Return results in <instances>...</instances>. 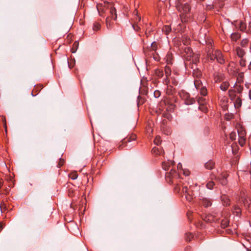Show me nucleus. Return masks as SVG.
Wrapping results in <instances>:
<instances>
[{
  "label": "nucleus",
  "instance_id": "1",
  "mask_svg": "<svg viewBox=\"0 0 251 251\" xmlns=\"http://www.w3.org/2000/svg\"><path fill=\"white\" fill-rule=\"evenodd\" d=\"M236 202L237 204L233 206V212L236 213V216H239L241 214V209L239 205L240 203H242L244 206L250 210L251 207V203L250 200L247 199L245 197H241V198H236Z\"/></svg>",
  "mask_w": 251,
  "mask_h": 251
},
{
  "label": "nucleus",
  "instance_id": "2",
  "mask_svg": "<svg viewBox=\"0 0 251 251\" xmlns=\"http://www.w3.org/2000/svg\"><path fill=\"white\" fill-rule=\"evenodd\" d=\"M229 96L230 98L232 100H234V99H235V101L233 102V104L234 105L235 108H239L242 104V100L239 97L235 98L234 96V90H229L228 91Z\"/></svg>",
  "mask_w": 251,
  "mask_h": 251
},
{
  "label": "nucleus",
  "instance_id": "3",
  "mask_svg": "<svg viewBox=\"0 0 251 251\" xmlns=\"http://www.w3.org/2000/svg\"><path fill=\"white\" fill-rule=\"evenodd\" d=\"M191 10V7L190 5L185 3L182 4L180 7L179 8V10L182 13L180 15L181 21H183V17L186 16V14H188Z\"/></svg>",
  "mask_w": 251,
  "mask_h": 251
},
{
  "label": "nucleus",
  "instance_id": "4",
  "mask_svg": "<svg viewBox=\"0 0 251 251\" xmlns=\"http://www.w3.org/2000/svg\"><path fill=\"white\" fill-rule=\"evenodd\" d=\"M179 177V175L176 172V170L171 169L169 173H167L166 175V179H170V182L172 183L174 182V180L177 179Z\"/></svg>",
  "mask_w": 251,
  "mask_h": 251
},
{
  "label": "nucleus",
  "instance_id": "5",
  "mask_svg": "<svg viewBox=\"0 0 251 251\" xmlns=\"http://www.w3.org/2000/svg\"><path fill=\"white\" fill-rule=\"evenodd\" d=\"M182 192L185 195L187 201H191L193 199V195L192 192L189 190L187 186H183L182 188Z\"/></svg>",
  "mask_w": 251,
  "mask_h": 251
},
{
  "label": "nucleus",
  "instance_id": "6",
  "mask_svg": "<svg viewBox=\"0 0 251 251\" xmlns=\"http://www.w3.org/2000/svg\"><path fill=\"white\" fill-rule=\"evenodd\" d=\"M108 7L110 9V15L108 17L111 18L113 20H116L117 19V13L115 8L113 6L112 3L109 4Z\"/></svg>",
  "mask_w": 251,
  "mask_h": 251
},
{
  "label": "nucleus",
  "instance_id": "7",
  "mask_svg": "<svg viewBox=\"0 0 251 251\" xmlns=\"http://www.w3.org/2000/svg\"><path fill=\"white\" fill-rule=\"evenodd\" d=\"M215 56L218 62L223 64L225 63V59L221 51L219 50H215Z\"/></svg>",
  "mask_w": 251,
  "mask_h": 251
},
{
  "label": "nucleus",
  "instance_id": "8",
  "mask_svg": "<svg viewBox=\"0 0 251 251\" xmlns=\"http://www.w3.org/2000/svg\"><path fill=\"white\" fill-rule=\"evenodd\" d=\"M224 75L220 72H215L214 74V80L216 82L222 81L224 79Z\"/></svg>",
  "mask_w": 251,
  "mask_h": 251
},
{
  "label": "nucleus",
  "instance_id": "9",
  "mask_svg": "<svg viewBox=\"0 0 251 251\" xmlns=\"http://www.w3.org/2000/svg\"><path fill=\"white\" fill-rule=\"evenodd\" d=\"M185 103L187 105H191L193 104L195 100L192 98H191L189 96V95L187 93H186L185 94Z\"/></svg>",
  "mask_w": 251,
  "mask_h": 251
},
{
  "label": "nucleus",
  "instance_id": "10",
  "mask_svg": "<svg viewBox=\"0 0 251 251\" xmlns=\"http://www.w3.org/2000/svg\"><path fill=\"white\" fill-rule=\"evenodd\" d=\"M221 200L224 206H228L230 205V201L227 196L225 195L222 196Z\"/></svg>",
  "mask_w": 251,
  "mask_h": 251
},
{
  "label": "nucleus",
  "instance_id": "11",
  "mask_svg": "<svg viewBox=\"0 0 251 251\" xmlns=\"http://www.w3.org/2000/svg\"><path fill=\"white\" fill-rule=\"evenodd\" d=\"M236 52L238 56L240 58L243 57L245 54V50L239 47L236 48Z\"/></svg>",
  "mask_w": 251,
  "mask_h": 251
},
{
  "label": "nucleus",
  "instance_id": "12",
  "mask_svg": "<svg viewBox=\"0 0 251 251\" xmlns=\"http://www.w3.org/2000/svg\"><path fill=\"white\" fill-rule=\"evenodd\" d=\"M244 135V132H241V133L238 132L239 143L241 146H243L245 143V139Z\"/></svg>",
  "mask_w": 251,
  "mask_h": 251
},
{
  "label": "nucleus",
  "instance_id": "13",
  "mask_svg": "<svg viewBox=\"0 0 251 251\" xmlns=\"http://www.w3.org/2000/svg\"><path fill=\"white\" fill-rule=\"evenodd\" d=\"M229 86V83L227 81H225L220 85V89L223 91H226L227 90Z\"/></svg>",
  "mask_w": 251,
  "mask_h": 251
},
{
  "label": "nucleus",
  "instance_id": "14",
  "mask_svg": "<svg viewBox=\"0 0 251 251\" xmlns=\"http://www.w3.org/2000/svg\"><path fill=\"white\" fill-rule=\"evenodd\" d=\"M202 203L206 207L211 206L212 204L211 201L207 198H203L202 199Z\"/></svg>",
  "mask_w": 251,
  "mask_h": 251
},
{
  "label": "nucleus",
  "instance_id": "15",
  "mask_svg": "<svg viewBox=\"0 0 251 251\" xmlns=\"http://www.w3.org/2000/svg\"><path fill=\"white\" fill-rule=\"evenodd\" d=\"M214 1L216 8H222L224 5V2L222 0H215Z\"/></svg>",
  "mask_w": 251,
  "mask_h": 251
},
{
  "label": "nucleus",
  "instance_id": "16",
  "mask_svg": "<svg viewBox=\"0 0 251 251\" xmlns=\"http://www.w3.org/2000/svg\"><path fill=\"white\" fill-rule=\"evenodd\" d=\"M231 39L232 41H236L237 40L240 38V34L238 32H235L231 34Z\"/></svg>",
  "mask_w": 251,
  "mask_h": 251
},
{
  "label": "nucleus",
  "instance_id": "17",
  "mask_svg": "<svg viewBox=\"0 0 251 251\" xmlns=\"http://www.w3.org/2000/svg\"><path fill=\"white\" fill-rule=\"evenodd\" d=\"M194 85L198 90L201 88V87H203L201 80L199 79H197L194 81Z\"/></svg>",
  "mask_w": 251,
  "mask_h": 251
},
{
  "label": "nucleus",
  "instance_id": "18",
  "mask_svg": "<svg viewBox=\"0 0 251 251\" xmlns=\"http://www.w3.org/2000/svg\"><path fill=\"white\" fill-rule=\"evenodd\" d=\"M136 139V136L135 134H132L130 136L127 137L123 143H127V142H131V141H135Z\"/></svg>",
  "mask_w": 251,
  "mask_h": 251
},
{
  "label": "nucleus",
  "instance_id": "19",
  "mask_svg": "<svg viewBox=\"0 0 251 251\" xmlns=\"http://www.w3.org/2000/svg\"><path fill=\"white\" fill-rule=\"evenodd\" d=\"M234 87L235 88V90H236L239 93H241L243 90V86L237 83L235 84Z\"/></svg>",
  "mask_w": 251,
  "mask_h": 251
},
{
  "label": "nucleus",
  "instance_id": "20",
  "mask_svg": "<svg viewBox=\"0 0 251 251\" xmlns=\"http://www.w3.org/2000/svg\"><path fill=\"white\" fill-rule=\"evenodd\" d=\"M214 166V163L213 161L210 160L206 162L205 164V167L206 169L211 170L213 168Z\"/></svg>",
  "mask_w": 251,
  "mask_h": 251
},
{
  "label": "nucleus",
  "instance_id": "21",
  "mask_svg": "<svg viewBox=\"0 0 251 251\" xmlns=\"http://www.w3.org/2000/svg\"><path fill=\"white\" fill-rule=\"evenodd\" d=\"M182 42L184 45L187 46L190 43V39L188 36H182Z\"/></svg>",
  "mask_w": 251,
  "mask_h": 251
},
{
  "label": "nucleus",
  "instance_id": "22",
  "mask_svg": "<svg viewBox=\"0 0 251 251\" xmlns=\"http://www.w3.org/2000/svg\"><path fill=\"white\" fill-rule=\"evenodd\" d=\"M152 152L153 153L158 155H161L163 152L161 149L157 147L153 148V149H152Z\"/></svg>",
  "mask_w": 251,
  "mask_h": 251
},
{
  "label": "nucleus",
  "instance_id": "23",
  "mask_svg": "<svg viewBox=\"0 0 251 251\" xmlns=\"http://www.w3.org/2000/svg\"><path fill=\"white\" fill-rule=\"evenodd\" d=\"M174 163V162L170 161L167 163L163 162L162 164V167L164 170H168L169 169V167L170 165H173Z\"/></svg>",
  "mask_w": 251,
  "mask_h": 251
},
{
  "label": "nucleus",
  "instance_id": "24",
  "mask_svg": "<svg viewBox=\"0 0 251 251\" xmlns=\"http://www.w3.org/2000/svg\"><path fill=\"white\" fill-rule=\"evenodd\" d=\"M219 181L222 185H226L227 183L226 177L225 176H221V178H219Z\"/></svg>",
  "mask_w": 251,
  "mask_h": 251
},
{
  "label": "nucleus",
  "instance_id": "25",
  "mask_svg": "<svg viewBox=\"0 0 251 251\" xmlns=\"http://www.w3.org/2000/svg\"><path fill=\"white\" fill-rule=\"evenodd\" d=\"M239 25L240 29L242 31H245L246 29V24L243 21H240L238 25Z\"/></svg>",
  "mask_w": 251,
  "mask_h": 251
},
{
  "label": "nucleus",
  "instance_id": "26",
  "mask_svg": "<svg viewBox=\"0 0 251 251\" xmlns=\"http://www.w3.org/2000/svg\"><path fill=\"white\" fill-rule=\"evenodd\" d=\"M198 90L200 91V93L201 96H205L207 95V89L205 86L201 87V88Z\"/></svg>",
  "mask_w": 251,
  "mask_h": 251
},
{
  "label": "nucleus",
  "instance_id": "27",
  "mask_svg": "<svg viewBox=\"0 0 251 251\" xmlns=\"http://www.w3.org/2000/svg\"><path fill=\"white\" fill-rule=\"evenodd\" d=\"M111 18L107 17L106 19V24L107 28L109 29L111 27V26L113 24V23L111 22Z\"/></svg>",
  "mask_w": 251,
  "mask_h": 251
},
{
  "label": "nucleus",
  "instance_id": "28",
  "mask_svg": "<svg viewBox=\"0 0 251 251\" xmlns=\"http://www.w3.org/2000/svg\"><path fill=\"white\" fill-rule=\"evenodd\" d=\"M165 73L166 76L169 77L171 74V70L170 67L166 66L165 67Z\"/></svg>",
  "mask_w": 251,
  "mask_h": 251
},
{
  "label": "nucleus",
  "instance_id": "29",
  "mask_svg": "<svg viewBox=\"0 0 251 251\" xmlns=\"http://www.w3.org/2000/svg\"><path fill=\"white\" fill-rule=\"evenodd\" d=\"M249 43V40L247 38L243 39L240 43V45L242 47H246Z\"/></svg>",
  "mask_w": 251,
  "mask_h": 251
},
{
  "label": "nucleus",
  "instance_id": "30",
  "mask_svg": "<svg viewBox=\"0 0 251 251\" xmlns=\"http://www.w3.org/2000/svg\"><path fill=\"white\" fill-rule=\"evenodd\" d=\"M215 185V183L212 181H209L206 184V187L207 189L211 190L213 188L214 186Z\"/></svg>",
  "mask_w": 251,
  "mask_h": 251
},
{
  "label": "nucleus",
  "instance_id": "31",
  "mask_svg": "<svg viewBox=\"0 0 251 251\" xmlns=\"http://www.w3.org/2000/svg\"><path fill=\"white\" fill-rule=\"evenodd\" d=\"M157 43L156 42H153L150 46L151 50L156 51L157 49Z\"/></svg>",
  "mask_w": 251,
  "mask_h": 251
},
{
  "label": "nucleus",
  "instance_id": "32",
  "mask_svg": "<svg viewBox=\"0 0 251 251\" xmlns=\"http://www.w3.org/2000/svg\"><path fill=\"white\" fill-rule=\"evenodd\" d=\"M7 210V207L6 204L4 203V202H2L0 203V210L1 213L4 212L5 211Z\"/></svg>",
  "mask_w": 251,
  "mask_h": 251
},
{
  "label": "nucleus",
  "instance_id": "33",
  "mask_svg": "<svg viewBox=\"0 0 251 251\" xmlns=\"http://www.w3.org/2000/svg\"><path fill=\"white\" fill-rule=\"evenodd\" d=\"M155 74L157 76L159 77H162L163 76V71L160 69H156L155 70Z\"/></svg>",
  "mask_w": 251,
  "mask_h": 251
},
{
  "label": "nucleus",
  "instance_id": "34",
  "mask_svg": "<svg viewBox=\"0 0 251 251\" xmlns=\"http://www.w3.org/2000/svg\"><path fill=\"white\" fill-rule=\"evenodd\" d=\"M215 8L214 1L211 4H207L206 5V10H210Z\"/></svg>",
  "mask_w": 251,
  "mask_h": 251
},
{
  "label": "nucleus",
  "instance_id": "35",
  "mask_svg": "<svg viewBox=\"0 0 251 251\" xmlns=\"http://www.w3.org/2000/svg\"><path fill=\"white\" fill-rule=\"evenodd\" d=\"M194 235L191 233H186L185 239L187 241H190L193 238Z\"/></svg>",
  "mask_w": 251,
  "mask_h": 251
},
{
  "label": "nucleus",
  "instance_id": "36",
  "mask_svg": "<svg viewBox=\"0 0 251 251\" xmlns=\"http://www.w3.org/2000/svg\"><path fill=\"white\" fill-rule=\"evenodd\" d=\"M161 142L160 136H157L154 140V143L156 145H159Z\"/></svg>",
  "mask_w": 251,
  "mask_h": 251
},
{
  "label": "nucleus",
  "instance_id": "37",
  "mask_svg": "<svg viewBox=\"0 0 251 251\" xmlns=\"http://www.w3.org/2000/svg\"><path fill=\"white\" fill-rule=\"evenodd\" d=\"M100 24H99V23H95L93 25V29L94 31H98V30L100 29Z\"/></svg>",
  "mask_w": 251,
  "mask_h": 251
},
{
  "label": "nucleus",
  "instance_id": "38",
  "mask_svg": "<svg viewBox=\"0 0 251 251\" xmlns=\"http://www.w3.org/2000/svg\"><path fill=\"white\" fill-rule=\"evenodd\" d=\"M243 76H244V74L243 73L239 74L238 76L237 77V80H238V83L243 82Z\"/></svg>",
  "mask_w": 251,
  "mask_h": 251
},
{
  "label": "nucleus",
  "instance_id": "39",
  "mask_svg": "<svg viewBox=\"0 0 251 251\" xmlns=\"http://www.w3.org/2000/svg\"><path fill=\"white\" fill-rule=\"evenodd\" d=\"M69 176L72 179L75 180L77 178L78 175L76 172H73L69 175Z\"/></svg>",
  "mask_w": 251,
  "mask_h": 251
},
{
  "label": "nucleus",
  "instance_id": "40",
  "mask_svg": "<svg viewBox=\"0 0 251 251\" xmlns=\"http://www.w3.org/2000/svg\"><path fill=\"white\" fill-rule=\"evenodd\" d=\"M236 133L235 132H232L230 134V138L232 141L235 140L236 138Z\"/></svg>",
  "mask_w": 251,
  "mask_h": 251
},
{
  "label": "nucleus",
  "instance_id": "41",
  "mask_svg": "<svg viewBox=\"0 0 251 251\" xmlns=\"http://www.w3.org/2000/svg\"><path fill=\"white\" fill-rule=\"evenodd\" d=\"M240 58H241L240 61V65L242 67H245L246 65L245 59L243 57H242Z\"/></svg>",
  "mask_w": 251,
  "mask_h": 251
},
{
  "label": "nucleus",
  "instance_id": "42",
  "mask_svg": "<svg viewBox=\"0 0 251 251\" xmlns=\"http://www.w3.org/2000/svg\"><path fill=\"white\" fill-rule=\"evenodd\" d=\"M198 102L201 105H203L206 102L205 101V99L201 98H199V99H198Z\"/></svg>",
  "mask_w": 251,
  "mask_h": 251
},
{
  "label": "nucleus",
  "instance_id": "43",
  "mask_svg": "<svg viewBox=\"0 0 251 251\" xmlns=\"http://www.w3.org/2000/svg\"><path fill=\"white\" fill-rule=\"evenodd\" d=\"M161 93L159 90H155L154 93L153 95L155 98H158L160 96Z\"/></svg>",
  "mask_w": 251,
  "mask_h": 251
},
{
  "label": "nucleus",
  "instance_id": "44",
  "mask_svg": "<svg viewBox=\"0 0 251 251\" xmlns=\"http://www.w3.org/2000/svg\"><path fill=\"white\" fill-rule=\"evenodd\" d=\"M228 223L226 221H222L221 223V226L222 228H225L227 226Z\"/></svg>",
  "mask_w": 251,
  "mask_h": 251
},
{
  "label": "nucleus",
  "instance_id": "45",
  "mask_svg": "<svg viewBox=\"0 0 251 251\" xmlns=\"http://www.w3.org/2000/svg\"><path fill=\"white\" fill-rule=\"evenodd\" d=\"M209 57L212 60H214V59H216V56H215V51L213 52L212 54H210Z\"/></svg>",
  "mask_w": 251,
  "mask_h": 251
},
{
  "label": "nucleus",
  "instance_id": "46",
  "mask_svg": "<svg viewBox=\"0 0 251 251\" xmlns=\"http://www.w3.org/2000/svg\"><path fill=\"white\" fill-rule=\"evenodd\" d=\"M163 30H165L166 34H167L171 31V29L169 26H166Z\"/></svg>",
  "mask_w": 251,
  "mask_h": 251
},
{
  "label": "nucleus",
  "instance_id": "47",
  "mask_svg": "<svg viewBox=\"0 0 251 251\" xmlns=\"http://www.w3.org/2000/svg\"><path fill=\"white\" fill-rule=\"evenodd\" d=\"M64 162V160L63 159H60V160L58 162L59 167H60L61 166H62L63 165Z\"/></svg>",
  "mask_w": 251,
  "mask_h": 251
},
{
  "label": "nucleus",
  "instance_id": "48",
  "mask_svg": "<svg viewBox=\"0 0 251 251\" xmlns=\"http://www.w3.org/2000/svg\"><path fill=\"white\" fill-rule=\"evenodd\" d=\"M132 27L134 28V29L135 30H138L140 28L139 26L138 25H133Z\"/></svg>",
  "mask_w": 251,
  "mask_h": 251
},
{
  "label": "nucleus",
  "instance_id": "49",
  "mask_svg": "<svg viewBox=\"0 0 251 251\" xmlns=\"http://www.w3.org/2000/svg\"><path fill=\"white\" fill-rule=\"evenodd\" d=\"M135 20L137 22H140L141 17L138 15L137 12H136V15L135 17Z\"/></svg>",
  "mask_w": 251,
  "mask_h": 251
},
{
  "label": "nucleus",
  "instance_id": "50",
  "mask_svg": "<svg viewBox=\"0 0 251 251\" xmlns=\"http://www.w3.org/2000/svg\"><path fill=\"white\" fill-rule=\"evenodd\" d=\"M170 82V80L168 78V77L166 76V78L164 79V83L166 84H168Z\"/></svg>",
  "mask_w": 251,
  "mask_h": 251
},
{
  "label": "nucleus",
  "instance_id": "51",
  "mask_svg": "<svg viewBox=\"0 0 251 251\" xmlns=\"http://www.w3.org/2000/svg\"><path fill=\"white\" fill-rule=\"evenodd\" d=\"M74 48H76V49L77 48L78 46V42L77 41H75L74 43Z\"/></svg>",
  "mask_w": 251,
  "mask_h": 251
},
{
  "label": "nucleus",
  "instance_id": "52",
  "mask_svg": "<svg viewBox=\"0 0 251 251\" xmlns=\"http://www.w3.org/2000/svg\"><path fill=\"white\" fill-rule=\"evenodd\" d=\"M193 61L195 62V63H197V62L199 61L198 55H197L196 57L195 58V60Z\"/></svg>",
  "mask_w": 251,
  "mask_h": 251
},
{
  "label": "nucleus",
  "instance_id": "53",
  "mask_svg": "<svg viewBox=\"0 0 251 251\" xmlns=\"http://www.w3.org/2000/svg\"><path fill=\"white\" fill-rule=\"evenodd\" d=\"M191 247L190 246H187L185 249V251H190L191 250Z\"/></svg>",
  "mask_w": 251,
  "mask_h": 251
},
{
  "label": "nucleus",
  "instance_id": "54",
  "mask_svg": "<svg viewBox=\"0 0 251 251\" xmlns=\"http://www.w3.org/2000/svg\"><path fill=\"white\" fill-rule=\"evenodd\" d=\"M175 189L176 191H177V192H179L180 190V188L179 186H178V185H177L175 187Z\"/></svg>",
  "mask_w": 251,
  "mask_h": 251
},
{
  "label": "nucleus",
  "instance_id": "55",
  "mask_svg": "<svg viewBox=\"0 0 251 251\" xmlns=\"http://www.w3.org/2000/svg\"><path fill=\"white\" fill-rule=\"evenodd\" d=\"M170 57V55H169V54H168V55H167V63H168V64L172 63H171V61H170V60H169V59H168V58H169V57Z\"/></svg>",
  "mask_w": 251,
  "mask_h": 251
},
{
  "label": "nucleus",
  "instance_id": "56",
  "mask_svg": "<svg viewBox=\"0 0 251 251\" xmlns=\"http://www.w3.org/2000/svg\"><path fill=\"white\" fill-rule=\"evenodd\" d=\"M4 226H3L2 224L1 223H0V231H1L3 228Z\"/></svg>",
  "mask_w": 251,
  "mask_h": 251
},
{
  "label": "nucleus",
  "instance_id": "57",
  "mask_svg": "<svg viewBox=\"0 0 251 251\" xmlns=\"http://www.w3.org/2000/svg\"><path fill=\"white\" fill-rule=\"evenodd\" d=\"M182 167V165L180 163H179L177 165V168H180Z\"/></svg>",
  "mask_w": 251,
  "mask_h": 251
},
{
  "label": "nucleus",
  "instance_id": "58",
  "mask_svg": "<svg viewBox=\"0 0 251 251\" xmlns=\"http://www.w3.org/2000/svg\"><path fill=\"white\" fill-rule=\"evenodd\" d=\"M223 101L224 102H226L227 101V99L226 98H223Z\"/></svg>",
  "mask_w": 251,
  "mask_h": 251
},
{
  "label": "nucleus",
  "instance_id": "59",
  "mask_svg": "<svg viewBox=\"0 0 251 251\" xmlns=\"http://www.w3.org/2000/svg\"><path fill=\"white\" fill-rule=\"evenodd\" d=\"M249 68L250 70H251V62H250V63L249 64Z\"/></svg>",
  "mask_w": 251,
  "mask_h": 251
},
{
  "label": "nucleus",
  "instance_id": "60",
  "mask_svg": "<svg viewBox=\"0 0 251 251\" xmlns=\"http://www.w3.org/2000/svg\"><path fill=\"white\" fill-rule=\"evenodd\" d=\"M187 50L188 51H190V49H189V48H188V47H186V48H185V50Z\"/></svg>",
  "mask_w": 251,
  "mask_h": 251
},
{
  "label": "nucleus",
  "instance_id": "61",
  "mask_svg": "<svg viewBox=\"0 0 251 251\" xmlns=\"http://www.w3.org/2000/svg\"><path fill=\"white\" fill-rule=\"evenodd\" d=\"M5 132H7V127H6V126L5 125Z\"/></svg>",
  "mask_w": 251,
  "mask_h": 251
},
{
  "label": "nucleus",
  "instance_id": "62",
  "mask_svg": "<svg viewBox=\"0 0 251 251\" xmlns=\"http://www.w3.org/2000/svg\"><path fill=\"white\" fill-rule=\"evenodd\" d=\"M76 50V49H75V50H73V51H72V52H73V53H74V52H75V50Z\"/></svg>",
  "mask_w": 251,
  "mask_h": 251
},
{
  "label": "nucleus",
  "instance_id": "63",
  "mask_svg": "<svg viewBox=\"0 0 251 251\" xmlns=\"http://www.w3.org/2000/svg\"><path fill=\"white\" fill-rule=\"evenodd\" d=\"M184 175H185V176H187L188 174H186L185 173H184Z\"/></svg>",
  "mask_w": 251,
  "mask_h": 251
},
{
  "label": "nucleus",
  "instance_id": "64",
  "mask_svg": "<svg viewBox=\"0 0 251 251\" xmlns=\"http://www.w3.org/2000/svg\"><path fill=\"white\" fill-rule=\"evenodd\" d=\"M208 220H209L210 221H211V220H210L209 219H208Z\"/></svg>",
  "mask_w": 251,
  "mask_h": 251
}]
</instances>
